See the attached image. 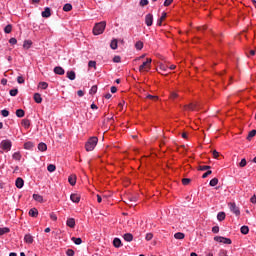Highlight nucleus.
<instances>
[{
	"instance_id": "obj_19",
	"label": "nucleus",
	"mask_w": 256,
	"mask_h": 256,
	"mask_svg": "<svg viewBox=\"0 0 256 256\" xmlns=\"http://www.w3.org/2000/svg\"><path fill=\"white\" fill-rule=\"evenodd\" d=\"M124 241H127L128 243H131L133 241V234L131 233H126L123 236Z\"/></svg>"
},
{
	"instance_id": "obj_53",
	"label": "nucleus",
	"mask_w": 256,
	"mask_h": 256,
	"mask_svg": "<svg viewBox=\"0 0 256 256\" xmlns=\"http://www.w3.org/2000/svg\"><path fill=\"white\" fill-rule=\"evenodd\" d=\"M218 256H227V250L221 249L218 253Z\"/></svg>"
},
{
	"instance_id": "obj_32",
	"label": "nucleus",
	"mask_w": 256,
	"mask_h": 256,
	"mask_svg": "<svg viewBox=\"0 0 256 256\" xmlns=\"http://www.w3.org/2000/svg\"><path fill=\"white\" fill-rule=\"evenodd\" d=\"M16 116H18L19 118L25 117V110L23 109L16 110Z\"/></svg>"
},
{
	"instance_id": "obj_45",
	"label": "nucleus",
	"mask_w": 256,
	"mask_h": 256,
	"mask_svg": "<svg viewBox=\"0 0 256 256\" xmlns=\"http://www.w3.org/2000/svg\"><path fill=\"white\" fill-rule=\"evenodd\" d=\"M17 83H19L20 85H23V83H25V78H23V76H18Z\"/></svg>"
},
{
	"instance_id": "obj_17",
	"label": "nucleus",
	"mask_w": 256,
	"mask_h": 256,
	"mask_svg": "<svg viewBox=\"0 0 256 256\" xmlns=\"http://www.w3.org/2000/svg\"><path fill=\"white\" fill-rule=\"evenodd\" d=\"M38 215H39V210H37V208H32L29 210L30 217H38Z\"/></svg>"
},
{
	"instance_id": "obj_3",
	"label": "nucleus",
	"mask_w": 256,
	"mask_h": 256,
	"mask_svg": "<svg viewBox=\"0 0 256 256\" xmlns=\"http://www.w3.org/2000/svg\"><path fill=\"white\" fill-rule=\"evenodd\" d=\"M11 147H13V142L9 139L2 140L0 143V149L5 151V153H9V151H11Z\"/></svg>"
},
{
	"instance_id": "obj_41",
	"label": "nucleus",
	"mask_w": 256,
	"mask_h": 256,
	"mask_svg": "<svg viewBox=\"0 0 256 256\" xmlns=\"http://www.w3.org/2000/svg\"><path fill=\"white\" fill-rule=\"evenodd\" d=\"M88 67H93L94 69H97V62L90 60L88 62Z\"/></svg>"
},
{
	"instance_id": "obj_34",
	"label": "nucleus",
	"mask_w": 256,
	"mask_h": 256,
	"mask_svg": "<svg viewBox=\"0 0 256 256\" xmlns=\"http://www.w3.org/2000/svg\"><path fill=\"white\" fill-rule=\"evenodd\" d=\"M11 231L8 227L0 228V237Z\"/></svg>"
},
{
	"instance_id": "obj_2",
	"label": "nucleus",
	"mask_w": 256,
	"mask_h": 256,
	"mask_svg": "<svg viewBox=\"0 0 256 256\" xmlns=\"http://www.w3.org/2000/svg\"><path fill=\"white\" fill-rule=\"evenodd\" d=\"M106 27H107V22L105 21L96 23L93 28V35H103Z\"/></svg>"
},
{
	"instance_id": "obj_7",
	"label": "nucleus",
	"mask_w": 256,
	"mask_h": 256,
	"mask_svg": "<svg viewBox=\"0 0 256 256\" xmlns=\"http://www.w3.org/2000/svg\"><path fill=\"white\" fill-rule=\"evenodd\" d=\"M197 107H199L197 103H190L188 105H185L184 109L185 111H196Z\"/></svg>"
},
{
	"instance_id": "obj_11",
	"label": "nucleus",
	"mask_w": 256,
	"mask_h": 256,
	"mask_svg": "<svg viewBox=\"0 0 256 256\" xmlns=\"http://www.w3.org/2000/svg\"><path fill=\"white\" fill-rule=\"evenodd\" d=\"M42 17L44 19H48V17H51V8L46 7L44 11L42 12Z\"/></svg>"
},
{
	"instance_id": "obj_12",
	"label": "nucleus",
	"mask_w": 256,
	"mask_h": 256,
	"mask_svg": "<svg viewBox=\"0 0 256 256\" xmlns=\"http://www.w3.org/2000/svg\"><path fill=\"white\" fill-rule=\"evenodd\" d=\"M54 73L56 75H65V69H63V67H61V66H56L54 68Z\"/></svg>"
},
{
	"instance_id": "obj_23",
	"label": "nucleus",
	"mask_w": 256,
	"mask_h": 256,
	"mask_svg": "<svg viewBox=\"0 0 256 256\" xmlns=\"http://www.w3.org/2000/svg\"><path fill=\"white\" fill-rule=\"evenodd\" d=\"M21 152H15L13 155H12V159H14V161H21Z\"/></svg>"
},
{
	"instance_id": "obj_51",
	"label": "nucleus",
	"mask_w": 256,
	"mask_h": 256,
	"mask_svg": "<svg viewBox=\"0 0 256 256\" xmlns=\"http://www.w3.org/2000/svg\"><path fill=\"white\" fill-rule=\"evenodd\" d=\"M247 165V160L245 158H243L240 163H239V167H245Z\"/></svg>"
},
{
	"instance_id": "obj_37",
	"label": "nucleus",
	"mask_w": 256,
	"mask_h": 256,
	"mask_svg": "<svg viewBox=\"0 0 256 256\" xmlns=\"http://www.w3.org/2000/svg\"><path fill=\"white\" fill-rule=\"evenodd\" d=\"M9 93H10L11 97H17V95H18V93H19V90H18L17 88L11 89V90L9 91Z\"/></svg>"
},
{
	"instance_id": "obj_26",
	"label": "nucleus",
	"mask_w": 256,
	"mask_h": 256,
	"mask_svg": "<svg viewBox=\"0 0 256 256\" xmlns=\"http://www.w3.org/2000/svg\"><path fill=\"white\" fill-rule=\"evenodd\" d=\"M38 149H39V151H47V144H45V143H43V142H41V143H39L38 144Z\"/></svg>"
},
{
	"instance_id": "obj_9",
	"label": "nucleus",
	"mask_w": 256,
	"mask_h": 256,
	"mask_svg": "<svg viewBox=\"0 0 256 256\" xmlns=\"http://www.w3.org/2000/svg\"><path fill=\"white\" fill-rule=\"evenodd\" d=\"M15 185H16L17 189H23V185H25V181L23 180V178L18 177L16 179Z\"/></svg>"
},
{
	"instance_id": "obj_28",
	"label": "nucleus",
	"mask_w": 256,
	"mask_h": 256,
	"mask_svg": "<svg viewBox=\"0 0 256 256\" xmlns=\"http://www.w3.org/2000/svg\"><path fill=\"white\" fill-rule=\"evenodd\" d=\"M174 237L179 240L185 239V234L183 232H177L174 234Z\"/></svg>"
},
{
	"instance_id": "obj_13",
	"label": "nucleus",
	"mask_w": 256,
	"mask_h": 256,
	"mask_svg": "<svg viewBox=\"0 0 256 256\" xmlns=\"http://www.w3.org/2000/svg\"><path fill=\"white\" fill-rule=\"evenodd\" d=\"M24 241L28 243V245H31L34 241L33 236L31 234H26L24 236Z\"/></svg>"
},
{
	"instance_id": "obj_55",
	"label": "nucleus",
	"mask_w": 256,
	"mask_h": 256,
	"mask_svg": "<svg viewBox=\"0 0 256 256\" xmlns=\"http://www.w3.org/2000/svg\"><path fill=\"white\" fill-rule=\"evenodd\" d=\"M113 62L114 63H121V56H114Z\"/></svg>"
},
{
	"instance_id": "obj_61",
	"label": "nucleus",
	"mask_w": 256,
	"mask_h": 256,
	"mask_svg": "<svg viewBox=\"0 0 256 256\" xmlns=\"http://www.w3.org/2000/svg\"><path fill=\"white\" fill-rule=\"evenodd\" d=\"M212 155H213L214 159L219 158V152H217V150H213Z\"/></svg>"
},
{
	"instance_id": "obj_16",
	"label": "nucleus",
	"mask_w": 256,
	"mask_h": 256,
	"mask_svg": "<svg viewBox=\"0 0 256 256\" xmlns=\"http://www.w3.org/2000/svg\"><path fill=\"white\" fill-rule=\"evenodd\" d=\"M21 125L24 129H29L31 127V121L29 119H23Z\"/></svg>"
},
{
	"instance_id": "obj_59",
	"label": "nucleus",
	"mask_w": 256,
	"mask_h": 256,
	"mask_svg": "<svg viewBox=\"0 0 256 256\" xmlns=\"http://www.w3.org/2000/svg\"><path fill=\"white\" fill-rule=\"evenodd\" d=\"M159 69H160L161 71H167L168 67H167V65H165V64H160Z\"/></svg>"
},
{
	"instance_id": "obj_62",
	"label": "nucleus",
	"mask_w": 256,
	"mask_h": 256,
	"mask_svg": "<svg viewBox=\"0 0 256 256\" xmlns=\"http://www.w3.org/2000/svg\"><path fill=\"white\" fill-rule=\"evenodd\" d=\"M212 233H219V226H214L212 228Z\"/></svg>"
},
{
	"instance_id": "obj_58",
	"label": "nucleus",
	"mask_w": 256,
	"mask_h": 256,
	"mask_svg": "<svg viewBox=\"0 0 256 256\" xmlns=\"http://www.w3.org/2000/svg\"><path fill=\"white\" fill-rule=\"evenodd\" d=\"M9 43L10 45H17V38H10Z\"/></svg>"
},
{
	"instance_id": "obj_64",
	"label": "nucleus",
	"mask_w": 256,
	"mask_h": 256,
	"mask_svg": "<svg viewBox=\"0 0 256 256\" xmlns=\"http://www.w3.org/2000/svg\"><path fill=\"white\" fill-rule=\"evenodd\" d=\"M77 95H78V97H83V95H85V93L83 92V90H78Z\"/></svg>"
},
{
	"instance_id": "obj_21",
	"label": "nucleus",
	"mask_w": 256,
	"mask_h": 256,
	"mask_svg": "<svg viewBox=\"0 0 256 256\" xmlns=\"http://www.w3.org/2000/svg\"><path fill=\"white\" fill-rule=\"evenodd\" d=\"M113 245H114V247H116L117 249H119V247H121V246L123 245V243H121V239L115 238V239L113 240Z\"/></svg>"
},
{
	"instance_id": "obj_10",
	"label": "nucleus",
	"mask_w": 256,
	"mask_h": 256,
	"mask_svg": "<svg viewBox=\"0 0 256 256\" xmlns=\"http://www.w3.org/2000/svg\"><path fill=\"white\" fill-rule=\"evenodd\" d=\"M70 200H71L72 203H79V201H81V195L71 194L70 195Z\"/></svg>"
},
{
	"instance_id": "obj_31",
	"label": "nucleus",
	"mask_w": 256,
	"mask_h": 256,
	"mask_svg": "<svg viewBox=\"0 0 256 256\" xmlns=\"http://www.w3.org/2000/svg\"><path fill=\"white\" fill-rule=\"evenodd\" d=\"M219 183V179L218 178H213L212 180H210V187H216V185H218Z\"/></svg>"
},
{
	"instance_id": "obj_46",
	"label": "nucleus",
	"mask_w": 256,
	"mask_h": 256,
	"mask_svg": "<svg viewBox=\"0 0 256 256\" xmlns=\"http://www.w3.org/2000/svg\"><path fill=\"white\" fill-rule=\"evenodd\" d=\"M24 148H25V149H33V144H32V142H26V143L24 144Z\"/></svg>"
},
{
	"instance_id": "obj_48",
	"label": "nucleus",
	"mask_w": 256,
	"mask_h": 256,
	"mask_svg": "<svg viewBox=\"0 0 256 256\" xmlns=\"http://www.w3.org/2000/svg\"><path fill=\"white\" fill-rule=\"evenodd\" d=\"M66 255H67V256H75V251H74L73 249H68V250L66 251Z\"/></svg>"
},
{
	"instance_id": "obj_8",
	"label": "nucleus",
	"mask_w": 256,
	"mask_h": 256,
	"mask_svg": "<svg viewBox=\"0 0 256 256\" xmlns=\"http://www.w3.org/2000/svg\"><path fill=\"white\" fill-rule=\"evenodd\" d=\"M145 24L147 27H151V25H153V14H147L145 16Z\"/></svg>"
},
{
	"instance_id": "obj_5",
	"label": "nucleus",
	"mask_w": 256,
	"mask_h": 256,
	"mask_svg": "<svg viewBox=\"0 0 256 256\" xmlns=\"http://www.w3.org/2000/svg\"><path fill=\"white\" fill-rule=\"evenodd\" d=\"M228 207L230 211L234 213V215H236V217H239V215H241V210L239 209L237 204H235V202L228 203Z\"/></svg>"
},
{
	"instance_id": "obj_15",
	"label": "nucleus",
	"mask_w": 256,
	"mask_h": 256,
	"mask_svg": "<svg viewBox=\"0 0 256 256\" xmlns=\"http://www.w3.org/2000/svg\"><path fill=\"white\" fill-rule=\"evenodd\" d=\"M68 183H70V185L72 186H75L77 183V176L76 175L69 176Z\"/></svg>"
},
{
	"instance_id": "obj_57",
	"label": "nucleus",
	"mask_w": 256,
	"mask_h": 256,
	"mask_svg": "<svg viewBox=\"0 0 256 256\" xmlns=\"http://www.w3.org/2000/svg\"><path fill=\"white\" fill-rule=\"evenodd\" d=\"M50 219L52 220V221H57V214L56 213H50Z\"/></svg>"
},
{
	"instance_id": "obj_20",
	"label": "nucleus",
	"mask_w": 256,
	"mask_h": 256,
	"mask_svg": "<svg viewBox=\"0 0 256 256\" xmlns=\"http://www.w3.org/2000/svg\"><path fill=\"white\" fill-rule=\"evenodd\" d=\"M34 101H35V103H42L43 102V98L41 97V94L35 93L34 94Z\"/></svg>"
},
{
	"instance_id": "obj_35",
	"label": "nucleus",
	"mask_w": 256,
	"mask_h": 256,
	"mask_svg": "<svg viewBox=\"0 0 256 256\" xmlns=\"http://www.w3.org/2000/svg\"><path fill=\"white\" fill-rule=\"evenodd\" d=\"M256 135V130H251L247 136V140L251 141V139H253V137H255Z\"/></svg>"
},
{
	"instance_id": "obj_33",
	"label": "nucleus",
	"mask_w": 256,
	"mask_h": 256,
	"mask_svg": "<svg viewBox=\"0 0 256 256\" xmlns=\"http://www.w3.org/2000/svg\"><path fill=\"white\" fill-rule=\"evenodd\" d=\"M31 45H33V42H31V40H26V41H24L23 47L25 49H30Z\"/></svg>"
},
{
	"instance_id": "obj_52",
	"label": "nucleus",
	"mask_w": 256,
	"mask_h": 256,
	"mask_svg": "<svg viewBox=\"0 0 256 256\" xmlns=\"http://www.w3.org/2000/svg\"><path fill=\"white\" fill-rule=\"evenodd\" d=\"M211 173H213V171L208 170L206 173H204V174L202 175V179H207V177H209V175H211Z\"/></svg>"
},
{
	"instance_id": "obj_22",
	"label": "nucleus",
	"mask_w": 256,
	"mask_h": 256,
	"mask_svg": "<svg viewBox=\"0 0 256 256\" xmlns=\"http://www.w3.org/2000/svg\"><path fill=\"white\" fill-rule=\"evenodd\" d=\"M66 75L70 79V81H75V77H76L75 71H68Z\"/></svg>"
},
{
	"instance_id": "obj_40",
	"label": "nucleus",
	"mask_w": 256,
	"mask_h": 256,
	"mask_svg": "<svg viewBox=\"0 0 256 256\" xmlns=\"http://www.w3.org/2000/svg\"><path fill=\"white\" fill-rule=\"evenodd\" d=\"M110 47H111V49H114V50L117 49V47H118L117 39H114V40L111 41Z\"/></svg>"
},
{
	"instance_id": "obj_4",
	"label": "nucleus",
	"mask_w": 256,
	"mask_h": 256,
	"mask_svg": "<svg viewBox=\"0 0 256 256\" xmlns=\"http://www.w3.org/2000/svg\"><path fill=\"white\" fill-rule=\"evenodd\" d=\"M152 61L151 58H147L146 61L139 66L140 73H143V71H150Z\"/></svg>"
},
{
	"instance_id": "obj_54",
	"label": "nucleus",
	"mask_w": 256,
	"mask_h": 256,
	"mask_svg": "<svg viewBox=\"0 0 256 256\" xmlns=\"http://www.w3.org/2000/svg\"><path fill=\"white\" fill-rule=\"evenodd\" d=\"M145 239L146 241H151V239H153V233H147Z\"/></svg>"
},
{
	"instance_id": "obj_6",
	"label": "nucleus",
	"mask_w": 256,
	"mask_h": 256,
	"mask_svg": "<svg viewBox=\"0 0 256 256\" xmlns=\"http://www.w3.org/2000/svg\"><path fill=\"white\" fill-rule=\"evenodd\" d=\"M214 241H217V243H224V245H231V243H233L230 238L223 236H215Z\"/></svg>"
},
{
	"instance_id": "obj_63",
	"label": "nucleus",
	"mask_w": 256,
	"mask_h": 256,
	"mask_svg": "<svg viewBox=\"0 0 256 256\" xmlns=\"http://www.w3.org/2000/svg\"><path fill=\"white\" fill-rule=\"evenodd\" d=\"M250 202L253 203V204H256V195H253V196L250 198Z\"/></svg>"
},
{
	"instance_id": "obj_25",
	"label": "nucleus",
	"mask_w": 256,
	"mask_h": 256,
	"mask_svg": "<svg viewBox=\"0 0 256 256\" xmlns=\"http://www.w3.org/2000/svg\"><path fill=\"white\" fill-rule=\"evenodd\" d=\"M73 10V5L67 3L63 6V11H65L66 13H68V11H72Z\"/></svg>"
},
{
	"instance_id": "obj_30",
	"label": "nucleus",
	"mask_w": 256,
	"mask_h": 256,
	"mask_svg": "<svg viewBox=\"0 0 256 256\" xmlns=\"http://www.w3.org/2000/svg\"><path fill=\"white\" fill-rule=\"evenodd\" d=\"M240 231H241L242 235H247L249 233V226H242L240 228Z\"/></svg>"
},
{
	"instance_id": "obj_18",
	"label": "nucleus",
	"mask_w": 256,
	"mask_h": 256,
	"mask_svg": "<svg viewBox=\"0 0 256 256\" xmlns=\"http://www.w3.org/2000/svg\"><path fill=\"white\" fill-rule=\"evenodd\" d=\"M166 18H167V13L163 12V13H162V16H161L160 19L157 21L158 27H161V25H163V21H165Z\"/></svg>"
},
{
	"instance_id": "obj_29",
	"label": "nucleus",
	"mask_w": 256,
	"mask_h": 256,
	"mask_svg": "<svg viewBox=\"0 0 256 256\" xmlns=\"http://www.w3.org/2000/svg\"><path fill=\"white\" fill-rule=\"evenodd\" d=\"M225 217H226L225 212H219L217 214L218 221H225Z\"/></svg>"
},
{
	"instance_id": "obj_47",
	"label": "nucleus",
	"mask_w": 256,
	"mask_h": 256,
	"mask_svg": "<svg viewBox=\"0 0 256 256\" xmlns=\"http://www.w3.org/2000/svg\"><path fill=\"white\" fill-rule=\"evenodd\" d=\"M190 183H191V179H189V178L182 179V185H189Z\"/></svg>"
},
{
	"instance_id": "obj_36",
	"label": "nucleus",
	"mask_w": 256,
	"mask_h": 256,
	"mask_svg": "<svg viewBox=\"0 0 256 256\" xmlns=\"http://www.w3.org/2000/svg\"><path fill=\"white\" fill-rule=\"evenodd\" d=\"M11 31H13V26L11 24H8L5 28H4V33H11Z\"/></svg>"
},
{
	"instance_id": "obj_43",
	"label": "nucleus",
	"mask_w": 256,
	"mask_h": 256,
	"mask_svg": "<svg viewBox=\"0 0 256 256\" xmlns=\"http://www.w3.org/2000/svg\"><path fill=\"white\" fill-rule=\"evenodd\" d=\"M208 169H211V166H208V165L199 166V171H208Z\"/></svg>"
},
{
	"instance_id": "obj_38",
	"label": "nucleus",
	"mask_w": 256,
	"mask_h": 256,
	"mask_svg": "<svg viewBox=\"0 0 256 256\" xmlns=\"http://www.w3.org/2000/svg\"><path fill=\"white\" fill-rule=\"evenodd\" d=\"M135 48L137 49V51H141V49H143V42L141 41L136 42Z\"/></svg>"
},
{
	"instance_id": "obj_1",
	"label": "nucleus",
	"mask_w": 256,
	"mask_h": 256,
	"mask_svg": "<svg viewBox=\"0 0 256 256\" xmlns=\"http://www.w3.org/2000/svg\"><path fill=\"white\" fill-rule=\"evenodd\" d=\"M97 143H99V138H97V136L90 137L88 141L85 143L86 151H93V149L97 147Z\"/></svg>"
},
{
	"instance_id": "obj_49",
	"label": "nucleus",
	"mask_w": 256,
	"mask_h": 256,
	"mask_svg": "<svg viewBox=\"0 0 256 256\" xmlns=\"http://www.w3.org/2000/svg\"><path fill=\"white\" fill-rule=\"evenodd\" d=\"M146 5H149V0H140V7H145Z\"/></svg>"
},
{
	"instance_id": "obj_56",
	"label": "nucleus",
	"mask_w": 256,
	"mask_h": 256,
	"mask_svg": "<svg viewBox=\"0 0 256 256\" xmlns=\"http://www.w3.org/2000/svg\"><path fill=\"white\" fill-rule=\"evenodd\" d=\"M177 97H179V94H177V92H171L170 99H177Z\"/></svg>"
},
{
	"instance_id": "obj_44",
	"label": "nucleus",
	"mask_w": 256,
	"mask_h": 256,
	"mask_svg": "<svg viewBox=\"0 0 256 256\" xmlns=\"http://www.w3.org/2000/svg\"><path fill=\"white\" fill-rule=\"evenodd\" d=\"M97 93V85H94L90 89V95H95Z\"/></svg>"
},
{
	"instance_id": "obj_60",
	"label": "nucleus",
	"mask_w": 256,
	"mask_h": 256,
	"mask_svg": "<svg viewBox=\"0 0 256 256\" xmlns=\"http://www.w3.org/2000/svg\"><path fill=\"white\" fill-rule=\"evenodd\" d=\"M171 3H173V0H165L164 7H169V5H171Z\"/></svg>"
},
{
	"instance_id": "obj_50",
	"label": "nucleus",
	"mask_w": 256,
	"mask_h": 256,
	"mask_svg": "<svg viewBox=\"0 0 256 256\" xmlns=\"http://www.w3.org/2000/svg\"><path fill=\"white\" fill-rule=\"evenodd\" d=\"M2 117H9V112L7 109L1 110Z\"/></svg>"
},
{
	"instance_id": "obj_24",
	"label": "nucleus",
	"mask_w": 256,
	"mask_h": 256,
	"mask_svg": "<svg viewBox=\"0 0 256 256\" xmlns=\"http://www.w3.org/2000/svg\"><path fill=\"white\" fill-rule=\"evenodd\" d=\"M34 201H38V203H43V196L39 194H33Z\"/></svg>"
},
{
	"instance_id": "obj_42",
	"label": "nucleus",
	"mask_w": 256,
	"mask_h": 256,
	"mask_svg": "<svg viewBox=\"0 0 256 256\" xmlns=\"http://www.w3.org/2000/svg\"><path fill=\"white\" fill-rule=\"evenodd\" d=\"M39 87L40 89H47V87H49V84L47 82H40Z\"/></svg>"
},
{
	"instance_id": "obj_39",
	"label": "nucleus",
	"mask_w": 256,
	"mask_h": 256,
	"mask_svg": "<svg viewBox=\"0 0 256 256\" xmlns=\"http://www.w3.org/2000/svg\"><path fill=\"white\" fill-rule=\"evenodd\" d=\"M55 169H57V167L54 164H50L47 166V171H49V173H53Z\"/></svg>"
},
{
	"instance_id": "obj_27",
	"label": "nucleus",
	"mask_w": 256,
	"mask_h": 256,
	"mask_svg": "<svg viewBox=\"0 0 256 256\" xmlns=\"http://www.w3.org/2000/svg\"><path fill=\"white\" fill-rule=\"evenodd\" d=\"M71 241H73V243H75V245H81V243H83V240L81 238H77V237H72Z\"/></svg>"
},
{
	"instance_id": "obj_14",
	"label": "nucleus",
	"mask_w": 256,
	"mask_h": 256,
	"mask_svg": "<svg viewBox=\"0 0 256 256\" xmlns=\"http://www.w3.org/2000/svg\"><path fill=\"white\" fill-rule=\"evenodd\" d=\"M66 225H67V227H70V229H74L75 228V219L74 218H69L66 221Z\"/></svg>"
}]
</instances>
